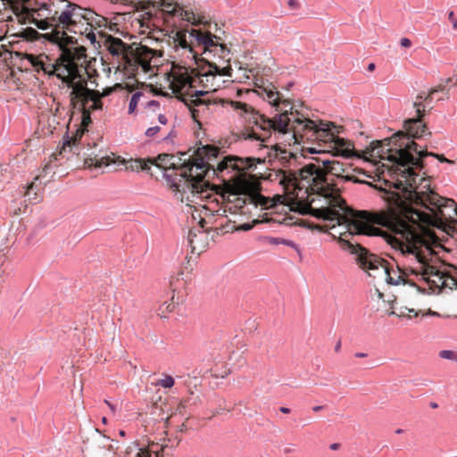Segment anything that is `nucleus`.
Segmentation results:
<instances>
[{
    "label": "nucleus",
    "instance_id": "obj_1",
    "mask_svg": "<svg viewBox=\"0 0 457 457\" xmlns=\"http://www.w3.org/2000/svg\"><path fill=\"white\" fill-rule=\"evenodd\" d=\"M406 137L401 132L390 138L377 140L370 143L363 152V157L375 163L382 162L377 169V183H367L381 193V198L394 211L406 212L431 206H441L446 202H454L444 198L430 188L429 181L420 178L419 174L411 170L408 164H416L411 151L417 150V144H406Z\"/></svg>",
    "mask_w": 457,
    "mask_h": 457
},
{
    "label": "nucleus",
    "instance_id": "obj_2",
    "mask_svg": "<svg viewBox=\"0 0 457 457\" xmlns=\"http://www.w3.org/2000/svg\"><path fill=\"white\" fill-rule=\"evenodd\" d=\"M205 95H207L206 92L196 90L192 96L195 98L191 99L190 103H186L192 118L198 123H201L202 119H207L219 105L229 104L235 110L240 111V114L250 124H253L252 132L248 135L250 138L265 141L270 136V131L274 130L283 135H288L289 145L291 143L302 144L305 140H320L333 144L343 156L350 157L353 154L351 143L337 135L339 133V129L333 123L320 121L317 124L303 113L292 111L288 112L287 109H281V113L277 114L273 119H269L245 103L224 101L212 96L201 98Z\"/></svg>",
    "mask_w": 457,
    "mask_h": 457
},
{
    "label": "nucleus",
    "instance_id": "obj_3",
    "mask_svg": "<svg viewBox=\"0 0 457 457\" xmlns=\"http://www.w3.org/2000/svg\"><path fill=\"white\" fill-rule=\"evenodd\" d=\"M453 215H457V204L455 202H446L441 206L428 205L425 208L407 210L403 212L388 229L392 231L390 242L394 247L399 249L406 259L403 268L398 265L394 267L378 255L369 251L361 250L356 259L359 266L366 271L370 277H383L388 285H409L417 291L423 290L414 278V273L410 270L413 261L405 252V246L412 251V245L418 248L420 223L427 227L444 228Z\"/></svg>",
    "mask_w": 457,
    "mask_h": 457
},
{
    "label": "nucleus",
    "instance_id": "obj_4",
    "mask_svg": "<svg viewBox=\"0 0 457 457\" xmlns=\"http://www.w3.org/2000/svg\"><path fill=\"white\" fill-rule=\"evenodd\" d=\"M387 208V211L354 212L348 208L342 197L335 198L333 195H325L321 198L312 199L311 202H302L301 212L322 220L325 224L316 225L314 228L320 231L331 230L329 233L339 238L341 247L356 253L358 258L361 250H368L357 243H353L348 237L358 235L384 237L385 232L376 225L388 229L403 212L394 211L390 206Z\"/></svg>",
    "mask_w": 457,
    "mask_h": 457
},
{
    "label": "nucleus",
    "instance_id": "obj_5",
    "mask_svg": "<svg viewBox=\"0 0 457 457\" xmlns=\"http://www.w3.org/2000/svg\"><path fill=\"white\" fill-rule=\"evenodd\" d=\"M61 1L62 5L52 15L53 31L44 35L46 39L57 45L61 51L51 69L62 64L86 62V47L79 46L77 38L69 36L68 32L84 35L96 46V30L107 27V19L95 11L69 0Z\"/></svg>",
    "mask_w": 457,
    "mask_h": 457
},
{
    "label": "nucleus",
    "instance_id": "obj_6",
    "mask_svg": "<svg viewBox=\"0 0 457 457\" xmlns=\"http://www.w3.org/2000/svg\"><path fill=\"white\" fill-rule=\"evenodd\" d=\"M349 168L344 163L328 159H317L296 171L278 170L273 180L282 186L287 195H293L301 202H311L325 195L341 197L342 183L353 181L367 184L368 182L348 172Z\"/></svg>",
    "mask_w": 457,
    "mask_h": 457
},
{
    "label": "nucleus",
    "instance_id": "obj_7",
    "mask_svg": "<svg viewBox=\"0 0 457 457\" xmlns=\"http://www.w3.org/2000/svg\"><path fill=\"white\" fill-rule=\"evenodd\" d=\"M218 154V149L204 145L198 147L193 162H185L179 167V177L172 178V174L166 172L165 179L172 187L176 199L179 202H194L195 197L203 196L208 192L209 183L204 181V177L212 172L213 175L229 174L233 171L241 172L253 166V159L239 158L236 156L225 157L216 164L212 163Z\"/></svg>",
    "mask_w": 457,
    "mask_h": 457
},
{
    "label": "nucleus",
    "instance_id": "obj_8",
    "mask_svg": "<svg viewBox=\"0 0 457 457\" xmlns=\"http://www.w3.org/2000/svg\"><path fill=\"white\" fill-rule=\"evenodd\" d=\"M283 196L277 195L276 198L265 197L260 193L257 183L251 181L241 175L238 180L231 187L228 192L227 204L220 206L216 199L210 200L208 204L202 205L204 217L208 216H226L228 212L232 214L239 213L242 215L251 214L253 211L260 208L261 210L270 209L282 203Z\"/></svg>",
    "mask_w": 457,
    "mask_h": 457
},
{
    "label": "nucleus",
    "instance_id": "obj_9",
    "mask_svg": "<svg viewBox=\"0 0 457 457\" xmlns=\"http://www.w3.org/2000/svg\"><path fill=\"white\" fill-rule=\"evenodd\" d=\"M426 224L420 223L418 248L412 245V251L405 246V252L413 261L411 271L414 273L415 280L419 285L420 282L427 284L429 289L435 291L444 287H452L457 285L456 280L446 275L432 264L433 254L437 253V249L442 247L438 238L425 228Z\"/></svg>",
    "mask_w": 457,
    "mask_h": 457
},
{
    "label": "nucleus",
    "instance_id": "obj_10",
    "mask_svg": "<svg viewBox=\"0 0 457 457\" xmlns=\"http://www.w3.org/2000/svg\"><path fill=\"white\" fill-rule=\"evenodd\" d=\"M30 59L35 67L40 68L49 74H55L71 88L70 99L74 109L80 112H87V113L102 109L103 104L99 93L87 87L84 77L86 68L83 65L85 62L62 64V66L49 70V67H46L42 61L34 56H31Z\"/></svg>",
    "mask_w": 457,
    "mask_h": 457
},
{
    "label": "nucleus",
    "instance_id": "obj_11",
    "mask_svg": "<svg viewBox=\"0 0 457 457\" xmlns=\"http://www.w3.org/2000/svg\"><path fill=\"white\" fill-rule=\"evenodd\" d=\"M97 34L99 39L96 38L95 47H103L119 64L136 65L140 67L145 73L152 71L153 67L157 65L155 63L153 64L154 59L157 56L155 50L147 46H140L137 49L134 60H132L129 55L130 47L120 38L107 35L102 31H98Z\"/></svg>",
    "mask_w": 457,
    "mask_h": 457
},
{
    "label": "nucleus",
    "instance_id": "obj_12",
    "mask_svg": "<svg viewBox=\"0 0 457 457\" xmlns=\"http://www.w3.org/2000/svg\"><path fill=\"white\" fill-rule=\"evenodd\" d=\"M189 37L194 38L199 46L203 47V54L207 56H217L220 59L229 61L230 51L226 45L221 43L218 36L210 31L192 29Z\"/></svg>",
    "mask_w": 457,
    "mask_h": 457
},
{
    "label": "nucleus",
    "instance_id": "obj_13",
    "mask_svg": "<svg viewBox=\"0 0 457 457\" xmlns=\"http://www.w3.org/2000/svg\"><path fill=\"white\" fill-rule=\"evenodd\" d=\"M53 13L48 4H42L39 8L36 9L31 6L29 2L26 4V10L23 11L24 17H13V21H17L20 24H34L41 30L51 29L53 31Z\"/></svg>",
    "mask_w": 457,
    "mask_h": 457
},
{
    "label": "nucleus",
    "instance_id": "obj_14",
    "mask_svg": "<svg viewBox=\"0 0 457 457\" xmlns=\"http://www.w3.org/2000/svg\"><path fill=\"white\" fill-rule=\"evenodd\" d=\"M413 105L416 108L418 117L405 120L403 125L405 131H400L408 138L403 141L409 142L410 144H407L409 146L411 144H416L413 139L424 138L431 134L421 120L422 112L425 111L424 106L421 105V102L416 100ZM401 141L402 140H399L397 143L400 144Z\"/></svg>",
    "mask_w": 457,
    "mask_h": 457
},
{
    "label": "nucleus",
    "instance_id": "obj_15",
    "mask_svg": "<svg viewBox=\"0 0 457 457\" xmlns=\"http://www.w3.org/2000/svg\"><path fill=\"white\" fill-rule=\"evenodd\" d=\"M156 8H161L162 12L170 15L180 18L192 25H205L210 22V19L204 15L196 13L193 11L184 10L182 7L172 3H168L161 0L156 5Z\"/></svg>",
    "mask_w": 457,
    "mask_h": 457
},
{
    "label": "nucleus",
    "instance_id": "obj_16",
    "mask_svg": "<svg viewBox=\"0 0 457 457\" xmlns=\"http://www.w3.org/2000/svg\"><path fill=\"white\" fill-rule=\"evenodd\" d=\"M173 160L174 156L169 154H159L156 158L148 159L150 166L154 165L157 168L163 170L164 178L165 173L168 171L172 174V178L179 177V168H176Z\"/></svg>",
    "mask_w": 457,
    "mask_h": 457
},
{
    "label": "nucleus",
    "instance_id": "obj_17",
    "mask_svg": "<svg viewBox=\"0 0 457 457\" xmlns=\"http://www.w3.org/2000/svg\"><path fill=\"white\" fill-rule=\"evenodd\" d=\"M205 198L211 199L212 195L210 194H208V195L203 194V196L194 198L195 199L194 202L187 201L186 199L183 202V203H186V206L187 207V212H191L193 220L199 219V224L201 225V228H204V217H203V214L204 215V212H203V207H202L203 204L198 203L197 200H200L201 202H203L204 199H205Z\"/></svg>",
    "mask_w": 457,
    "mask_h": 457
},
{
    "label": "nucleus",
    "instance_id": "obj_18",
    "mask_svg": "<svg viewBox=\"0 0 457 457\" xmlns=\"http://www.w3.org/2000/svg\"><path fill=\"white\" fill-rule=\"evenodd\" d=\"M30 0H0L1 5L6 9L12 18L24 17L23 11L26 10V4Z\"/></svg>",
    "mask_w": 457,
    "mask_h": 457
},
{
    "label": "nucleus",
    "instance_id": "obj_19",
    "mask_svg": "<svg viewBox=\"0 0 457 457\" xmlns=\"http://www.w3.org/2000/svg\"><path fill=\"white\" fill-rule=\"evenodd\" d=\"M411 154L413 155V158L418 161V163H416V164H408V167H410L411 170H412L413 172H415L414 168L421 167L422 159L427 156H433V157L436 158L438 161H440L441 162H447V163L453 162V161L445 158L444 155H440V154H434V153L428 152V151L424 150L422 147L419 146L418 144H417V150L416 151L412 150Z\"/></svg>",
    "mask_w": 457,
    "mask_h": 457
},
{
    "label": "nucleus",
    "instance_id": "obj_20",
    "mask_svg": "<svg viewBox=\"0 0 457 457\" xmlns=\"http://www.w3.org/2000/svg\"><path fill=\"white\" fill-rule=\"evenodd\" d=\"M262 91V96L263 99L267 100L271 105L278 106L279 104H282L285 108L289 106V102L282 98V95L275 87H264Z\"/></svg>",
    "mask_w": 457,
    "mask_h": 457
},
{
    "label": "nucleus",
    "instance_id": "obj_21",
    "mask_svg": "<svg viewBox=\"0 0 457 457\" xmlns=\"http://www.w3.org/2000/svg\"><path fill=\"white\" fill-rule=\"evenodd\" d=\"M206 237L207 236L204 232L199 231L197 233L195 231L189 230L187 240L193 253L199 254L204 249V245H199V243L203 240V238Z\"/></svg>",
    "mask_w": 457,
    "mask_h": 457
},
{
    "label": "nucleus",
    "instance_id": "obj_22",
    "mask_svg": "<svg viewBox=\"0 0 457 457\" xmlns=\"http://www.w3.org/2000/svg\"><path fill=\"white\" fill-rule=\"evenodd\" d=\"M209 70L204 73V77L207 79L212 77L213 79L218 76H232V69L230 66L220 68L216 63L209 62Z\"/></svg>",
    "mask_w": 457,
    "mask_h": 457
},
{
    "label": "nucleus",
    "instance_id": "obj_23",
    "mask_svg": "<svg viewBox=\"0 0 457 457\" xmlns=\"http://www.w3.org/2000/svg\"><path fill=\"white\" fill-rule=\"evenodd\" d=\"M83 154L87 156L85 158V165L87 168H102L104 166L109 165V162L105 157H98L96 154H94V153L89 154L83 153Z\"/></svg>",
    "mask_w": 457,
    "mask_h": 457
},
{
    "label": "nucleus",
    "instance_id": "obj_24",
    "mask_svg": "<svg viewBox=\"0 0 457 457\" xmlns=\"http://www.w3.org/2000/svg\"><path fill=\"white\" fill-rule=\"evenodd\" d=\"M126 169L131 171L148 170H150L149 161L136 159L127 162Z\"/></svg>",
    "mask_w": 457,
    "mask_h": 457
},
{
    "label": "nucleus",
    "instance_id": "obj_25",
    "mask_svg": "<svg viewBox=\"0 0 457 457\" xmlns=\"http://www.w3.org/2000/svg\"><path fill=\"white\" fill-rule=\"evenodd\" d=\"M173 84L175 90L180 92L181 94L187 92L191 87L189 78L185 76L178 77L174 80Z\"/></svg>",
    "mask_w": 457,
    "mask_h": 457
},
{
    "label": "nucleus",
    "instance_id": "obj_26",
    "mask_svg": "<svg viewBox=\"0 0 457 457\" xmlns=\"http://www.w3.org/2000/svg\"><path fill=\"white\" fill-rule=\"evenodd\" d=\"M177 37H178L179 46L183 49L188 50L191 54H193V57H195V53L193 49V46L187 43V41L186 39V35L182 32H179L177 34Z\"/></svg>",
    "mask_w": 457,
    "mask_h": 457
},
{
    "label": "nucleus",
    "instance_id": "obj_27",
    "mask_svg": "<svg viewBox=\"0 0 457 457\" xmlns=\"http://www.w3.org/2000/svg\"><path fill=\"white\" fill-rule=\"evenodd\" d=\"M143 94L141 92H136L132 95L129 104V113L134 112Z\"/></svg>",
    "mask_w": 457,
    "mask_h": 457
},
{
    "label": "nucleus",
    "instance_id": "obj_28",
    "mask_svg": "<svg viewBox=\"0 0 457 457\" xmlns=\"http://www.w3.org/2000/svg\"><path fill=\"white\" fill-rule=\"evenodd\" d=\"M174 378L170 375H166L163 378L158 380L156 386H162L163 388H170L174 386Z\"/></svg>",
    "mask_w": 457,
    "mask_h": 457
},
{
    "label": "nucleus",
    "instance_id": "obj_29",
    "mask_svg": "<svg viewBox=\"0 0 457 457\" xmlns=\"http://www.w3.org/2000/svg\"><path fill=\"white\" fill-rule=\"evenodd\" d=\"M439 357L457 362V353L452 350H442L439 352Z\"/></svg>",
    "mask_w": 457,
    "mask_h": 457
},
{
    "label": "nucleus",
    "instance_id": "obj_30",
    "mask_svg": "<svg viewBox=\"0 0 457 457\" xmlns=\"http://www.w3.org/2000/svg\"><path fill=\"white\" fill-rule=\"evenodd\" d=\"M171 303H163V304L160 307V312H161V314L162 316L165 317L163 314L164 312H170L173 311L174 307H175V303H174V295L172 296L171 298Z\"/></svg>",
    "mask_w": 457,
    "mask_h": 457
},
{
    "label": "nucleus",
    "instance_id": "obj_31",
    "mask_svg": "<svg viewBox=\"0 0 457 457\" xmlns=\"http://www.w3.org/2000/svg\"><path fill=\"white\" fill-rule=\"evenodd\" d=\"M135 457H158V454L156 453H151L145 449L138 448L137 449Z\"/></svg>",
    "mask_w": 457,
    "mask_h": 457
},
{
    "label": "nucleus",
    "instance_id": "obj_32",
    "mask_svg": "<svg viewBox=\"0 0 457 457\" xmlns=\"http://www.w3.org/2000/svg\"><path fill=\"white\" fill-rule=\"evenodd\" d=\"M389 315H393V316H397L399 318H409L411 319V316L408 314V312L404 310V307H401L398 312H395V311H390Z\"/></svg>",
    "mask_w": 457,
    "mask_h": 457
},
{
    "label": "nucleus",
    "instance_id": "obj_33",
    "mask_svg": "<svg viewBox=\"0 0 457 457\" xmlns=\"http://www.w3.org/2000/svg\"><path fill=\"white\" fill-rule=\"evenodd\" d=\"M445 89V86L443 85H439L437 86L436 87L433 88L430 92V94L427 96H424L423 95H419L417 96V99L418 101H420L422 103L423 100H426L428 97H429L433 93L435 92H439V91H443Z\"/></svg>",
    "mask_w": 457,
    "mask_h": 457
},
{
    "label": "nucleus",
    "instance_id": "obj_34",
    "mask_svg": "<svg viewBox=\"0 0 457 457\" xmlns=\"http://www.w3.org/2000/svg\"><path fill=\"white\" fill-rule=\"evenodd\" d=\"M283 239L281 237H265L263 240L270 245H282Z\"/></svg>",
    "mask_w": 457,
    "mask_h": 457
},
{
    "label": "nucleus",
    "instance_id": "obj_35",
    "mask_svg": "<svg viewBox=\"0 0 457 457\" xmlns=\"http://www.w3.org/2000/svg\"><path fill=\"white\" fill-rule=\"evenodd\" d=\"M282 245H287V246L295 249L297 252V253L299 255H301V250H300L299 246L295 242H293L291 240H287V239H283Z\"/></svg>",
    "mask_w": 457,
    "mask_h": 457
},
{
    "label": "nucleus",
    "instance_id": "obj_36",
    "mask_svg": "<svg viewBox=\"0 0 457 457\" xmlns=\"http://www.w3.org/2000/svg\"><path fill=\"white\" fill-rule=\"evenodd\" d=\"M160 131V127L159 126H154V127H151V128H148L146 130H145V136L146 137H154L155 134H157L158 132Z\"/></svg>",
    "mask_w": 457,
    "mask_h": 457
},
{
    "label": "nucleus",
    "instance_id": "obj_37",
    "mask_svg": "<svg viewBox=\"0 0 457 457\" xmlns=\"http://www.w3.org/2000/svg\"><path fill=\"white\" fill-rule=\"evenodd\" d=\"M81 118H82V125L84 127H87L89 123H91L90 113H87V112H81Z\"/></svg>",
    "mask_w": 457,
    "mask_h": 457
},
{
    "label": "nucleus",
    "instance_id": "obj_38",
    "mask_svg": "<svg viewBox=\"0 0 457 457\" xmlns=\"http://www.w3.org/2000/svg\"><path fill=\"white\" fill-rule=\"evenodd\" d=\"M287 5L293 11H297L300 9V3L297 0H288Z\"/></svg>",
    "mask_w": 457,
    "mask_h": 457
},
{
    "label": "nucleus",
    "instance_id": "obj_39",
    "mask_svg": "<svg viewBox=\"0 0 457 457\" xmlns=\"http://www.w3.org/2000/svg\"><path fill=\"white\" fill-rule=\"evenodd\" d=\"M34 186H35V183H34V182H32V183L28 187L27 191H26V193H25V195L28 197V199H29V201H31V200H37V197H36V196H35V197H32V196H31V193H32V190H33V188H34Z\"/></svg>",
    "mask_w": 457,
    "mask_h": 457
},
{
    "label": "nucleus",
    "instance_id": "obj_40",
    "mask_svg": "<svg viewBox=\"0 0 457 457\" xmlns=\"http://www.w3.org/2000/svg\"><path fill=\"white\" fill-rule=\"evenodd\" d=\"M448 19L452 22L453 29H457V19L454 17V12L453 11L448 12Z\"/></svg>",
    "mask_w": 457,
    "mask_h": 457
},
{
    "label": "nucleus",
    "instance_id": "obj_41",
    "mask_svg": "<svg viewBox=\"0 0 457 457\" xmlns=\"http://www.w3.org/2000/svg\"><path fill=\"white\" fill-rule=\"evenodd\" d=\"M253 228V225L250 223H244L242 225L237 226L235 229L237 231H248Z\"/></svg>",
    "mask_w": 457,
    "mask_h": 457
},
{
    "label": "nucleus",
    "instance_id": "obj_42",
    "mask_svg": "<svg viewBox=\"0 0 457 457\" xmlns=\"http://www.w3.org/2000/svg\"><path fill=\"white\" fill-rule=\"evenodd\" d=\"M400 45L403 47H410L411 46V41L407 37H403L400 40Z\"/></svg>",
    "mask_w": 457,
    "mask_h": 457
},
{
    "label": "nucleus",
    "instance_id": "obj_43",
    "mask_svg": "<svg viewBox=\"0 0 457 457\" xmlns=\"http://www.w3.org/2000/svg\"><path fill=\"white\" fill-rule=\"evenodd\" d=\"M404 310L408 312V314L411 316V314H413V316H418L420 314V312L412 309V308H407V307H404Z\"/></svg>",
    "mask_w": 457,
    "mask_h": 457
},
{
    "label": "nucleus",
    "instance_id": "obj_44",
    "mask_svg": "<svg viewBox=\"0 0 457 457\" xmlns=\"http://www.w3.org/2000/svg\"><path fill=\"white\" fill-rule=\"evenodd\" d=\"M158 120L161 124L165 125L168 122V120L164 114L158 115Z\"/></svg>",
    "mask_w": 457,
    "mask_h": 457
},
{
    "label": "nucleus",
    "instance_id": "obj_45",
    "mask_svg": "<svg viewBox=\"0 0 457 457\" xmlns=\"http://www.w3.org/2000/svg\"><path fill=\"white\" fill-rule=\"evenodd\" d=\"M71 141H72V145H73L74 147H77V143H78L77 136H76L74 138L68 139V140L64 143V145H65L66 144H67V145H71Z\"/></svg>",
    "mask_w": 457,
    "mask_h": 457
},
{
    "label": "nucleus",
    "instance_id": "obj_46",
    "mask_svg": "<svg viewBox=\"0 0 457 457\" xmlns=\"http://www.w3.org/2000/svg\"><path fill=\"white\" fill-rule=\"evenodd\" d=\"M160 106V104L158 101H155V100H151L147 103V107L149 108H152V107H159Z\"/></svg>",
    "mask_w": 457,
    "mask_h": 457
},
{
    "label": "nucleus",
    "instance_id": "obj_47",
    "mask_svg": "<svg viewBox=\"0 0 457 457\" xmlns=\"http://www.w3.org/2000/svg\"><path fill=\"white\" fill-rule=\"evenodd\" d=\"M161 0H146V8L149 6L155 7V5L160 2Z\"/></svg>",
    "mask_w": 457,
    "mask_h": 457
},
{
    "label": "nucleus",
    "instance_id": "obj_48",
    "mask_svg": "<svg viewBox=\"0 0 457 457\" xmlns=\"http://www.w3.org/2000/svg\"><path fill=\"white\" fill-rule=\"evenodd\" d=\"M174 137H176L174 129H172L164 138L163 140L168 141L171 140Z\"/></svg>",
    "mask_w": 457,
    "mask_h": 457
},
{
    "label": "nucleus",
    "instance_id": "obj_49",
    "mask_svg": "<svg viewBox=\"0 0 457 457\" xmlns=\"http://www.w3.org/2000/svg\"><path fill=\"white\" fill-rule=\"evenodd\" d=\"M104 403L108 405V407L110 408L111 411L112 413H115L116 406L114 404L111 403L108 400H104Z\"/></svg>",
    "mask_w": 457,
    "mask_h": 457
},
{
    "label": "nucleus",
    "instance_id": "obj_50",
    "mask_svg": "<svg viewBox=\"0 0 457 457\" xmlns=\"http://www.w3.org/2000/svg\"><path fill=\"white\" fill-rule=\"evenodd\" d=\"M131 2H137L141 4L143 8H146V0H130Z\"/></svg>",
    "mask_w": 457,
    "mask_h": 457
},
{
    "label": "nucleus",
    "instance_id": "obj_51",
    "mask_svg": "<svg viewBox=\"0 0 457 457\" xmlns=\"http://www.w3.org/2000/svg\"><path fill=\"white\" fill-rule=\"evenodd\" d=\"M340 447V445L337 443L331 444L329 448L333 451L338 450Z\"/></svg>",
    "mask_w": 457,
    "mask_h": 457
},
{
    "label": "nucleus",
    "instance_id": "obj_52",
    "mask_svg": "<svg viewBox=\"0 0 457 457\" xmlns=\"http://www.w3.org/2000/svg\"><path fill=\"white\" fill-rule=\"evenodd\" d=\"M354 356L357 358H365L368 356L366 353H355Z\"/></svg>",
    "mask_w": 457,
    "mask_h": 457
},
{
    "label": "nucleus",
    "instance_id": "obj_53",
    "mask_svg": "<svg viewBox=\"0 0 457 457\" xmlns=\"http://www.w3.org/2000/svg\"><path fill=\"white\" fill-rule=\"evenodd\" d=\"M322 409H323L322 405H317V406L312 407V411L315 412H318V411H321Z\"/></svg>",
    "mask_w": 457,
    "mask_h": 457
},
{
    "label": "nucleus",
    "instance_id": "obj_54",
    "mask_svg": "<svg viewBox=\"0 0 457 457\" xmlns=\"http://www.w3.org/2000/svg\"><path fill=\"white\" fill-rule=\"evenodd\" d=\"M279 410L283 413H289L290 412V409L287 408V407H281Z\"/></svg>",
    "mask_w": 457,
    "mask_h": 457
},
{
    "label": "nucleus",
    "instance_id": "obj_55",
    "mask_svg": "<svg viewBox=\"0 0 457 457\" xmlns=\"http://www.w3.org/2000/svg\"><path fill=\"white\" fill-rule=\"evenodd\" d=\"M374 69H375V64L374 63H370L369 66H368V70L370 71H372Z\"/></svg>",
    "mask_w": 457,
    "mask_h": 457
},
{
    "label": "nucleus",
    "instance_id": "obj_56",
    "mask_svg": "<svg viewBox=\"0 0 457 457\" xmlns=\"http://www.w3.org/2000/svg\"><path fill=\"white\" fill-rule=\"evenodd\" d=\"M340 347H341V343H340V342H338V343L336 345V346H335V350H336V352L339 351Z\"/></svg>",
    "mask_w": 457,
    "mask_h": 457
},
{
    "label": "nucleus",
    "instance_id": "obj_57",
    "mask_svg": "<svg viewBox=\"0 0 457 457\" xmlns=\"http://www.w3.org/2000/svg\"><path fill=\"white\" fill-rule=\"evenodd\" d=\"M428 315H433V316H437V315H438V313H436V312H432V311H429V312H428Z\"/></svg>",
    "mask_w": 457,
    "mask_h": 457
},
{
    "label": "nucleus",
    "instance_id": "obj_58",
    "mask_svg": "<svg viewBox=\"0 0 457 457\" xmlns=\"http://www.w3.org/2000/svg\"><path fill=\"white\" fill-rule=\"evenodd\" d=\"M403 432V430L401 429V428H398V429L395 430L396 434H402Z\"/></svg>",
    "mask_w": 457,
    "mask_h": 457
},
{
    "label": "nucleus",
    "instance_id": "obj_59",
    "mask_svg": "<svg viewBox=\"0 0 457 457\" xmlns=\"http://www.w3.org/2000/svg\"><path fill=\"white\" fill-rule=\"evenodd\" d=\"M119 434H120V436H125V431L124 430H120Z\"/></svg>",
    "mask_w": 457,
    "mask_h": 457
},
{
    "label": "nucleus",
    "instance_id": "obj_60",
    "mask_svg": "<svg viewBox=\"0 0 457 457\" xmlns=\"http://www.w3.org/2000/svg\"><path fill=\"white\" fill-rule=\"evenodd\" d=\"M186 428H186V425H185V424H182L181 428H180V431H184Z\"/></svg>",
    "mask_w": 457,
    "mask_h": 457
},
{
    "label": "nucleus",
    "instance_id": "obj_61",
    "mask_svg": "<svg viewBox=\"0 0 457 457\" xmlns=\"http://www.w3.org/2000/svg\"><path fill=\"white\" fill-rule=\"evenodd\" d=\"M377 292H378V297H379V298H382V297H383V294H382V293H380L378 290H377Z\"/></svg>",
    "mask_w": 457,
    "mask_h": 457
},
{
    "label": "nucleus",
    "instance_id": "obj_62",
    "mask_svg": "<svg viewBox=\"0 0 457 457\" xmlns=\"http://www.w3.org/2000/svg\"><path fill=\"white\" fill-rule=\"evenodd\" d=\"M430 405H431L432 408H436L437 407V404L436 403H432Z\"/></svg>",
    "mask_w": 457,
    "mask_h": 457
},
{
    "label": "nucleus",
    "instance_id": "obj_63",
    "mask_svg": "<svg viewBox=\"0 0 457 457\" xmlns=\"http://www.w3.org/2000/svg\"><path fill=\"white\" fill-rule=\"evenodd\" d=\"M450 82H452V79L449 78V79H446L445 83L447 84V83H450Z\"/></svg>",
    "mask_w": 457,
    "mask_h": 457
},
{
    "label": "nucleus",
    "instance_id": "obj_64",
    "mask_svg": "<svg viewBox=\"0 0 457 457\" xmlns=\"http://www.w3.org/2000/svg\"><path fill=\"white\" fill-rule=\"evenodd\" d=\"M50 167V165H46L44 168V171H46V170Z\"/></svg>",
    "mask_w": 457,
    "mask_h": 457
}]
</instances>
